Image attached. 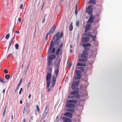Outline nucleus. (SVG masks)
<instances>
[{
	"label": "nucleus",
	"mask_w": 122,
	"mask_h": 122,
	"mask_svg": "<svg viewBox=\"0 0 122 122\" xmlns=\"http://www.w3.org/2000/svg\"><path fill=\"white\" fill-rule=\"evenodd\" d=\"M50 66H48L47 68V75L46 77V88L49 87L50 85L51 77V73L52 68L50 67Z\"/></svg>",
	"instance_id": "obj_1"
},
{
	"label": "nucleus",
	"mask_w": 122,
	"mask_h": 122,
	"mask_svg": "<svg viewBox=\"0 0 122 122\" xmlns=\"http://www.w3.org/2000/svg\"><path fill=\"white\" fill-rule=\"evenodd\" d=\"M56 57V55L54 54H52L50 55L47 58V65L50 66L51 65L53 60L55 59Z\"/></svg>",
	"instance_id": "obj_2"
},
{
	"label": "nucleus",
	"mask_w": 122,
	"mask_h": 122,
	"mask_svg": "<svg viewBox=\"0 0 122 122\" xmlns=\"http://www.w3.org/2000/svg\"><path fill=\"white\" fill-rule=\"evenodd\" d=\"M79 83V81H74L71 85V87L72 90H74L78 87Z\"/></svg>",
	"instance_id": "obj_3"
},
{
	"label": "nucleus",
	"mask_w": 122,
	"mask_h": 122,
	"mask_svg": "<svg viewBox=\"0 0 122 122\" xmlns=\"http://www.w3.org/2000/svg\"><path fill=\"white\" fill-rule=\"evenodd\" d=\"M63 35V34L62 31L61 33L60 32H58L55 35L53 36L52 38V40H55L56 37L60 39V38L62 37Z\"/></svg>",
	"instance_id": "obj_4"
},
{
	"label": "nucleus",
	"mask_w": 122,
	"mask_h": 122,
	"mask_svg": "<svg viewBox=\"0 0 122 122\" xmlns=\"http://www.w3.org/2000/svg\"><path fill=\"white\" fill-rule=\"evenodd\" d=\"M92 5H91L88 6V8H86V12L89 15L92 14Z\"/></svg>",
	"instance_id": "obj_5"
},
{
	"label": "nucleus",
	"mask_w": 122,
	"mask_h": 122,
	"mask_svg": "<svg viewBox=\"0 0 122 122\" xmlns=\"http://www.w3.org/2000/svg\"><path fill=\"white\" fill-rule=\"evenodd\" d=\"M61 61V59H56L54 64L55 68H59L60 64Z\"/></svg>",
	"instance_id": "obj_6"
},
{
	"label": "nucleus",
	"mask_w": 122,
	"mask_h": 122,
	"mask_svg": "<svg viewBox=\"0 0 122 122\" xmlns=\"http://www.w3.org/2000/svg\"><path fill=\"white\" fill-rule=\"evenodd\" d=\"M75 72L76 75H74V77L75 79L76 80L79 79L81 77V71L77 70Z\"/></svg>",
	"instance_id": "obj_7"
},
{
	"label": "nucleus",
	"mask_w": 122,
	"mask_h": 122,
	"mask_svg": "<svg viewBox=\"0 0 122 122\" xmlns=\"http://www.w3.org/2000/svg\"><path fill=\"white\" fill-rule=\"evenodd\" d=\"M61 119L63 122H70L71 119L69 118H66L62 116H61Z\"/></svg>",
	"instance_id": "obj_8"
},
{
	"label": "nucleus",
	"mask_w": 122,
	"mask_h": 122,
	"mask_svg": "<svg viewBox=\"0 0 122 122\" xmlns=\"http://www.w3.org/2000/svg\"><path fill=\"white\" fill-rule=\"evenodd\" d=\"M88 54L87 51L85 50H84L82 52V53L81 55V57L83 58H87V56Z\"/></svg>",
	"instance_id": "obj_9"
},
{
	"label": "nucleus",
	"mask_w": 122,
	"mask_h": 122,
	"mask_svg": "<svg viewBox=\"0 0 122 122\" xmlns=\"http://www.w3.org/2000/svg\"><path fill=\"white\" fill-rule=\"evenodd\" d=\"M66 107L68 108H74L75 107V105L74 104H72L67 102L66 104Z\"/></svg>",
	"instance_id": "obj_10"
},
{
	"label": "nucleus",
	"mask_w": 122,
	"mask_h": 122,
	"mask_svg": "<svg viewBox=\"0 0 122 122\" xmlns=\"http://www.w3.org/2000/svg\"><path fill=\"white\" fill-rule=\"evenodd\" d=\"M57 78L56 77L54 76L52 78V85L50 86V87L51 88H52L54 87L56 83V79Z\"/></svg>",
	"instance_id": "obj_11"
},
{
	"label": "nucleus",
	"mask_w": 122,
	"mask_h": 122,
	"mask_svg": "<svg viewBox=\"0 0 122 122\" xmlns=\"http://www.w3.org/2000/svg\"><path fill=\"white\" fill-rule=\"evenodd\" d=\"M90 24H86L85 26V33H87L90 29Z\"/></svg>",
	"instance_id": "obj_12"
},
{
	"label": "nucleus",
	"mask_w": 122,
	"mask_h": 122,
	"mask_svg": "<svg viewBox=\"0 0 122 122\" xmlns=\"http://www.w3.org/2000/svg\"><path fill=\"white\" fill-rule=\"evenodd\" d=\"M94 21V17L92 15H91L87 23H91L93 22Z\"/></svg>",
	"instance_id": "obj_13"
},
{
	"label": "nucleus",
	"mask_w": 122,
	"mask_h": 122,
	"mask_svg": "<svg viewBox=\"0 0 122 122\" xmlns=\"http://www.w3.org/2000/svg\"><path fill=\"white\" fill-rule=\"evenodd\" d=\"M63 115L71 118L72 117V114L71 112H65Z\"/></svg>",
	"instance_id": "obj_14"
},
{
	"label": "nucleus",
	"mask_w": 122,
	"mask_h": 122,
	"mask_svg": "<svg viewBox=\"0 0 122 122\" xmlns=\"http://www.w3.org/2000/svg\"><path fill=\"white\" fill-rule=\"evenodd\" d=\"M56 28V26L55 25H53L50 31L49 32L50 34H52L55 30Z\"/></svg>",
	"instance_id": "obj_15"
},
{
	"label": "nucleus",
	"mask_w": 122,
	"mask_h": 122,
	"mask_svg": "<svg viewBox=\"0 0 122 122\" xmlns=\"http://www.w3.org/2000/svg\"><path fill=\"white\" fill-rule=\"evenodd\" d=\"M89 39V37L88 36L85 37L83 38H82V40L84 43H86L88 42Z\"/></svg>",
	"instance_id": "obj_16"
},
{
	"label": "nucleus",
	"mask_w": 122,
	"mask_h": 122,
	"mask_svg": "<svg viewBox=\"0 0 122 122\" xmlns=\"http://www.w3.org/2000/svg\"><path fill=\"white\" fill-rule=\"evenodd\" d=\"M79 93V90L78 89H76L75 91L71 92L70 94L71 95H75L78 94Z\"/></svg>",
	"instance_id": "obj_17"
},
{
	"label": "nucleus",
	"mask_w": 122,
	"mask_h": 122,
	"mask_svg": "<svg viewBox=\"0 0 122 122\" xmlns=\"http://www.w3.org/2000/svg\"><path fill=\"white\" fill-rule=\"evenodd\" d=\"M54 40H52V39L51 41V42L50 43V48H49V53H50V51L52 49L53 46H54Z\"/></svg>",
	"instance_id": "obj_18"
},
{
	"label": "nucleus",
	"mask_w": 122,
	"mask_h": 122,
	"mask_svg": "<svg viewBox=\"0 0 122 122\" xmlns=\"http://www.w3.org/2000/svg\"><path fill=\"white\" fill-rule=\"evenodd\" d=\"M77 100H68L67 101V102L76 104L77 103Z\"/></svg>",
	"instance_id": "obj_19"
},
{
	"label": "nucleus",
	"mask_w": 122,
	"mask_h": 122,
	"mask_svg": "<svg viewBox=\"0 0 122 122\" xmlns=\"http://www.w3.org/2000/svg\"><path fill=\"white\" fill-rule=\"evenodd\" d=\"M59 71V68H56L54 70V73L56 74V76L57 78Z\"/></svg>",
	"instance_id": "obj_20"
},
{
	"label": "nucleus",
	"mask_w": 122,
	"mask_h": 122,
	"mask_svg": "<svg viewBox=\"0 0 122 122\" xmlns=\"http://www.w3.org/2000/svg\"><path fill=\"white\" fill-rule=\"evenodd\" d=\"M62 52V50L60 48H58L56 50V54L57 56H58L60 52V54L61 55Z\"/></svg>",
	"instance_id": "obj_21"
},
{
	"label": "nucleus",
	"mask_w": 122,
	"mask_h": 122,
	"mask_svg": "<svg viewBox=\"0 0 122 122\" xmlns=\"http://www.w3.org/2000/svg\"><path fill=\"white\" fill-rule=\"evenodd\" d=\"M14 40V38L12 37L11 38V40L9 42V44L8 48V50L11 46L12 43Z\"/></svg>",
	"instance_id": "obj_22"
},
{
	"label": "nucleus",
	"mask_w": 122,
	"mask_h": 122,
	"mask_svg": "<svg viewBox=\"0 0 122 122\" xmlns=\"http://www.w3.org/2000/svg\"><path fill=\"white\" fill-rule=\"evenodd\" d=\"M87 60V59L86 58H84L79 59V61L81 62H86Z\"/></svg>",
	"instance_id": "obj_23"
},
{
	"label": "nucleus",
	"mask_w": 122,
	"mask_h": 122,
	"mask_svg": "<svg viewBox=\"0 0 122 122\" xmlns=\"http://www.w3.org/2000/svg\"><path fill=\"white\" fill-rule=\"evenodd\" d=\"M60 39L58 38H56L55 39V41L54 42V43L56 45H59V41Z\"/></svg>",
	"instance_id": "obj_24"
},
{
	"label": "nucleus",
	"mask_w": 122,
	"mask_h": 122,
	"mask_svg": "<svg viewBox=\"0 0 122 122\" xmlns=\"http://www.w3.org/2000/svg\"><path fill=\"white\" fill-rule=\"evenodd\" d=\"M66 111L67 112H71L73 113L74 111V108H71L70 109L67 108Z\"/></svg>",
	"instance_id": "obj_25"
},
{
	"label": "nucleus",
	"mask_w": 122,
	"mask_h": 122,
	"mask_svg": "<svg viewBox=\"0 0 122 122\" xmlns=\"http://www.w3.org/2000/svg\"><path fill=\"white\" fill-rule=\"evenodd\" d=\"M55 50H56V48H55V47L53 48L52 50L51 51V50L50 51V53H49V51H48V55H50L51 54V53H54L55 52Z\"/></svg>",
	"instance_id": "obj_26"
},
{
	"label": "nucleus",
	"mask_w": 122,
	"mask_h": 122,
	"mask_svg": "<svg viewBox=\"0 0 122 122\" xmlns=\"http://www.w3.org/2000/svg\"><path fill=\"white\" fill-rule=\"evenodd\" d=\"M86 64L84 63H82L79 62L77 64V66H86Z\"/></svg>",
	"instance_id": "obj_27"
},
{
	"label": "nucleus",
	"mask_w": 122,
	"mask_h": 122,
	"mask_svg": "<svg viewBox=\"0 0 122 122\" xmlns=\"http://www.w3.org/2000/svg\"><path fill=\"white\" fill-rule=\"evenodd\" d=\"M91 44L87 43L86 44H83L82 46L84 47H86L90 46H91Z\"/></svg>",
	"instance_id": "obj_28"
},
{
	"label": "nucleus",
	"mask_w": 122,
	"mask_h": 122,
	"mask_svg": "<svg viewBox=\"0 0 122 122\" xmlns=\"http://www.w3.org/2000/svg\"><path fill=\"white\" fill-rule=\"evenodd\" d=\"M73 28V23L71 22L69 27V30L70 31H71Z\"/></svg>",
	"instance_id": "obj_29"
},
{
	"label": "nucleus",
	"mask_w": 122,
	"mask_h": 122,
	"mask_svg": "<svg viewBox=\"0 0 122 122\" xmlns=\"http://www.w3.org/2000/svg\"><path fill=\"white\" fill-rule=\"evenodd\" d=\"M49 110V106L48 105H46V108L44 111V112L48 113Z\"/></svg>",
	"instance_id": "obj_30"
},
{
	"label": "nucleus",
	"mask_w": 122,
	"mask_h": 122,
	"mask_svg": "<svg viewBox=\"0 0 122 122\" xmlns=\"http://www.w3.org/2000/svg\"><path fill=\"white\" fill-rule=\"evenodd\" d=\"M90 4H94L96 3V0H91L89 2Z\"/></svg>",
	"instance_id": "obj_31"
},
{
	"label": "nucleus",
	"mask_w": 122,
	"mask_h": 122,
	"mask_svg": "<svg viewBox=\"0 0 122 122\" xmlns=\"http://www.w3.org/2000/svg\"><path fill=\"white\" fill-rule=\"evenodd\" d=\"M92 33H90V32H88L86 33H85V36H90L91 37V35H92Z\"/></svg>",
	"instance_id": "obj_32"
},
{
	"label": "nucleus",
	"mask_w": 122,
	"mask_h": 122,
	"mask_svg": "<svg viewBox=\"0 0 122 122\" xmlns=\"http://www.w3.org/2000/svg\"><path fill=\"white\" fill-rule=\"evenodd\" d=\"M28 109H26L25 108L23 110V113H25L26 115H27L28 113Z\"/></svg>",
	"instance_id": "obj_33"
},
{
	"label": "nucleus",
	"mask_w": 122,
	"mask_h": 122,
	"mask_svg": "<svg viewBox=\"0 0 122 122\" xmlns=\"http://www.w3.org/2000/svg\"><path fill=\"white\" fill-rule=\"evenodd\" d=\"M91 37L92 38V40L94 41H96L95 38L96 39V35H94V36H93V35H91Z\"/></svg>",
	"instance_id": "obj_34"
},
{
	"label": "nucleus",
	"mask_w": 122,
	"mask_h": 122,
	"mask_svg": "<svg viewBox=\"0 0 122 122\" xmlns=\"http://www.w3.org/2000/svg\"><path fill=\"white\" fill-rule=\"evenodd\" d=\"M68 98L71 99H74L75 98V96L74 95H70L68 96Z\"/></svg>",
	"instance_id": "obj_35"
},
{
	"label": "nucleus",
	"mask_w": 122,
	"mask_h": 122,
	"mask_svg": "<svg viewBox=\"0 0 122 122\" xmlns=\"http://www.w3.org/2000/svg\"><path fill=\"white\" fill-rule=\"evenodd\" d=\"M10 77V75H9L6 74L5 76V78L6 79H9Z\"/></svg>",
	"instance_id": "obj_36"
},
{
	"label": "nucleus",
	"mask_w": 122,
	"mask_h": 122,
	"mask_svg": "<svg viewBox=\"0 0 122 122\" xmlns=\"http://www.w3.org/2000/svg\"><path fill=\"white\" fill-rule=\"evenodd\" d=\"M0 82L2 83H4L6 82V81H5L3 79L0 77Z\"/></svg>",
	"instance_id": "obj_37"
},
{
	"label": "nucleus",
	"mask_w": 122,
	"mask_h": 122,
	"mask_svg": "<svg viewBox=\"0 0 122 122\" xmlns=\"http://www.w3.org/2000/svg\"><path fill=\"white\" fill-rule=\"evenodd\" d=\"M30 107V104L28 105V104L27 103H26V107L25 108L26 109L28 110Z\"/></svg>",
	"instance_id": "obj_38"
},
{
	"label": "nucleus",
	"mask_w": 122,
	"mask_h": 122,
	"mask_svg": "<svg viewBox=\"0 0 122 122\" xmlns=\"http://www.w3.org/2000/svg\"><path fill=\"white\" fill-rule=\"evenodd\" d=\"M98 45V41H96L95 42V43L94 44V45L95 46H97Z\"/></svg>",
	"instance_id": "obj_39"
},
{
	"label": "nucleus",
	"mask_w": 122,
	"mask_h": 122,
	"mask_svg": "<svg viewBox=\"0 0 122 122\" xmlns=\"http://www.w3.org/2000/svg\"><path fill=\"white\" fill-rule=\"evenodd\" d=\"M87 92L86 91H85L84 92V93L83 94V95L85 97L87 96Z\"/></svg>",
	"instance_id": "obj_40"
},
{
	"label": "nucleus",
	"mask_w": 122,
	"mask_h": 122,
	"mask_svg": "<svg viewBox=\"0 0 122 122\" xmlns=\"http://www.w3.org/2000/svg\"><path fill=\"white\" fill-rule=\"evenodd\" d=\"M75 95V98L79 99L80 98V95Z\"/></svg>",
	"instance_id": "obj_41"
},
{
	"label": "nucleus",
	"mask_w": 122,
	"mask_h": 122,
	"mask_svg": "<svg viewBox=\"0 0 122 122\" xmlns=\"http://www.w3.org/2000/svg\"><path fill=\"white\" fill-rule=\"evenodd\" d=\"M10 34L9 33L6 36L5 38L7 40L10 37Z\"/></svg>",
	"instance_id": "obj_42"
},
{
	"label": "nucleus",
	"mask_w": 122,
	"mask_h": 122,
	"mask_svg": "<svg viewBox=\"0 0 122 122\" xmlns=\"http://www.w3.org/2000/svg\"><path fill=\"white\" fill-rule=\"evenodd\" d=\"M15 48L16 49L18 50L19 47V45L17 44H16L15 45Z\"/></svg>",
	"instance_id": "obj_43"
},
{
	"label": "nucleus",
	"mask_w": 122,
	"mask_h": 122,
	"mask_svg": "<svg viewBox=\"0 0 122 122\" xmlns=\"http://www.w3.org/2000/svg\"><path fill=\"white\" fill-rule=\"evenodd\" d=\"M84 48L86 50V51H87L89 50L90 49V48L88 47H84Z\"/></svg>",
	"instance_id": "obj_44"
},
{
	"label": "nucleus",
	"mask_w": 122,
	"mask_h": 122,
	"mask_svg": "<svg viewBox=\"0 0 122 122\" xmlns=\"http://www.w3.org/2000/svg\"><path fill=\"white\" fill-rule=\"evenodd\" d=\"M36 109L38 112L40 111V108L38 105H37L36 106Z\"/></svg>",
	"instance_id": "obj_45"
},
{
	"label": "nucleus",
	"mask_w": 122,
	"mask_h": 122,
	"mask_svg": "<svg viewBox=\"0 0 122 122\" xmlns=\"http://www.w3.org/2000/svg\"><path fill=\"white\" fill-rule=\"evenodd\" d=\"M4 72L6 74H7L8 73V71H7V69H5L4 70Z\"/></svg>",
	"instance_id": "obj_46"
},
{
	"label": "nucleus",
	"mask_w": 122,
	"mask_h": 122,
	"mask_svg": "<svg viewBox=\"0 0 122 122\" xmlns=\"http://www.w3.org/2000/svg\"><path fill=\"white\" fill-rule=\"evenodd\" d=\"M85 86L86 87L88 85V82L87 81H85Z\"/></svg>",
	"instance_id": "obj_47"
},
{
	"label": "nucleus",
	"mask_w": 122,
	"mask_h": 122,
	"mask_svg": "<svg viewBox=\"0 0 122 122\" xmlns=\"http://www.w3.org/2000/svg\"><path fill=\"white\" fill-rule=\"evenodd\" d=\"M6 107L4 111V112H3V116H4L5 115V112H6Z\"/></svg>",
	"instance_id": "obj_48"
},
{
	"label": "nucleus",
	"mask_w": 122,
	"mask_h": 122,
	"mask_svg": "<svg viewBox=\"0 0 122 122\" xmlns=\"http://www.w3.org/2000/svg\"><path fill=\"white\" fill-rule=\"evenodd\" d=\"M93 33H94V34H95V35L96 36V35L97 34V31L96 30H94L93 32H92V34H93Z\"/></svg>",
	"instance_id": "obj_49"
},
{
	"label": "nucleus",
	"mask_w": 122,
	"mask_h": 122,
	"mask_svg": "<svg viewBox=\"0 0 122 122\" xmlns=\"http://www.w3.org/2000/svg\"><path fill=\"white\" fill-rule=\"evenodd\" d=\"M31 83V82L30 81L28 83L27 85V87L28 88L29 86L30 85Z\"/></svg>",
	"instance_id": "obj_50"
},
{
	"label": "nucleus",
	"mask_w": 122,
	"mask_h": 122,
	"mask_svg": "<svg viewBox=\"0 0 122 122\" xmlns=\"http://www.w3.org/2000/svg\"><path fill=\"white\" fill-rule=\"evenodd\" d=\"M49 34H50V33L49 32L47 33L46 35V40L47 39V38L48 36L49 35Z\"/></svg>",
	"instance_id": "obj_51"
},
{
	"label": "nucleus",
	"mask_w": 122,
	"mask_h": 122,
	"mask_svg": "<svg viewBox=\"0 0 122 122\" xmlns=\"http://www.w3.org/2000/svg\"><path fill=\"white\" fill-rule=\"evenodd\" d=\"M20 86L19 85H18L16 88V90H17L19 89L20 87Z\"/></svg>",
	"instance_id": "obj_52"
},
{
	"label": "nucleus",
	"mask_w": 122,
	"mask_h": 122,
	"mask_svg": "<svg viewBox=\"0 0 122 122\" xmlns=\"http://www.w3.org/2000/svg\"><path fill=\"white\" fill-rule=\"evenodd\" d=\"M22 81V79H21L20 80L19 82V83H18V85H19L20 86V85H21V81Z\"/></svg>",
	"instance_id": "obj_53"
},
{
	"label": "nucleus",
	"mask_w": 122,
	"mask_h": 122,
	"mask_svg": "<svg viewBox=\"0 0 122 122\" xmlns=\"http://www.w3.org/2000/svg\"><path fill=\"white\" fill-rule=\"evenodd\" d=\"M47 113L46 112H44L43 115V117H45V116L47 115Z\"/></svg>",
	"instance_id": "obj_54"
},
{
	"label": "nucleus",
	"mask_w": 122,
	"mask_h": 122,
	"mask_svg": "<svg viewBox=\"0 0 122 122\" xmlns=\"http://www.w3.org/2000/svg\"><path fill=\"white\" fill-rule=\"evenodd\" d=\"M63 45V43H62L59 46V47L60 48H61L62 47Z\"/></svg>",
	"instance_id": "obj_55"
},
{
	"label": "nucleus",
	"mask_w": 122,
	"mask_h": 122,
	"mask_svg": "<svg viewBox=\"0 0 122 122\" xmlns=\"http://www.w3.org/2000/svg\"><path fill=\"white\" fill-rule=\"evenodd\" d=\"M45 16H46V15H45V16L44 18L42 20V23H44L45 21Z\"/></svg>",
	"instance_id": "obj_56"
},
{
	"label": "nucleus",
	"mask_w": 122,
	"mask_h": 122,
	"mask_svg": "<svg viewBox=\"0 0 122 122\" xmlns=\"http://www.w3.org/2000/svg\"><path fill=\"white\" fill-rule=\"evenodd\" d=\"M71 64L70 63H69L68 65V67H71Z\"/></svg>",
	"instance_id": "obj_57"
},
{
	"label": "nucleus",
	"mask_w": 122,
	"mask_h": 122,
	"mask_svg": "<svg viewBox=\"0 0 122 122\" xmlns=\"http://www.w3.org/2000/svg\"><path fill=\"white\" fill-rule=\"evenodd\" d=\"M23 5L22 4H21L20 5V9H22V8H23Z\"/></svg>",
	"instance_id": "obj_58"
},
{
	"label": "nucleus",
	"mask_w": 122,
	"mask_h": 122,
	"mask_svg": "<svg viewBox=\"0 0 122 122\" xmlns=\"http://www.w3.org/2000/svg\"><path fill=\"white\" fill-rule=\"evenodd\" d=\"M79 22L78 21L76 23V25L77 26H78L79 25Z\"/></svg>",
	"instance_id": "obj_59"
},
{
	"label": "nucleus",
	"mask_w": 122,
	"mask_h": 122,
	"mask_svg": "<svg viewBox=\"0 0 122 122\" xmlns=\"http://www.w3.org/2000/svg\"><path fill=\"white\" fill-rule=\"evenodd\" d=\"M77 12H78L77 11V10H76L75 11V14L76 15L77 14Z\"/></svg>",
	"instance_id": "obj_60"
},
{
	"label": "nucleus",
	"mask_w": 122,
	"mask_h": 122,
	"mask_svg": "<svg viewBox=\"0 0 122 122\" xmlns=\"http://www.w3.org/2000/svg\"><path fill=\"white\" fill-rule=\"evenodd\" d=\"M90 69H92V64H90Z\"/></svg>",
	"instance_id": "obj_61"
},
{
	"label": "nucleus",
	"mask_w": 122,
	"mask_h": 122,
	"mask_svg": "<svg viewBox=\"0 0 122 122\" xmlns=\"http://www.w3.org/2000/svg\"><path fill=\"white\" fill-rule=\"evenodd\" d=\"M77 7H77V5L76 4V8H75L76 10H77Z\"/></svg>",
	"instance_id": "obj_62"
},
{
	"label": "nucleus",
	"mask_w": 122,
	"mask_h": 122,
	"mask_svg": "<svg viewBox=\"0 0 122 122\" xmlns=\"http://www.w3.org/2000/svg\"><path fill=\"white\" fill-rule=\"evenodd\" d=\"M18 21L19 22H20L21 21V19L20 18H18Z\"/></svg>",
	"instance_id": "obj_63"
},
{
	"label": "nucleus",
	"mask_w": 122,
	"mask_h": 122,
	"mask_svg": "<svg viewBox=\"0 0 122 122\" xmlns=\"http://www.w3.org/2000/svg\"><path fill=\"white\" fill-rule=\"evenodd\" d=\"M31 96V95L30 94L29 95L28 98L29 99H30Z\"/></svg>",
	"instance_id": "obj_64"
}]
</instances>
